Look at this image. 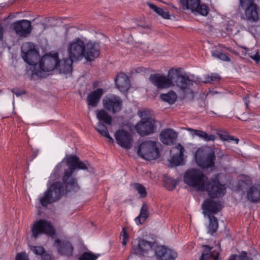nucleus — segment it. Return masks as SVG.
I'll use <instances>...</instances> for the list:
<instances>
[{
    "label": "nucleus",
    "mask_w": 260,
    "mask_h": 260,
    "mask_svg": "<svg viewBox=\"0 0 260 260\" xmlns=\"http://www.w3.org/2000/svg\"><path fill=\"white\" fill-rule=\"evenodd\" d=\"M165 187L170 190H173L175 188L177 182L171 178H166L164 180Z\"/></svg>",
    "instance_id": "72a5a7b5"
},
{
    "label": "nucleus",
    "mask_w": 260,
    "mask_h": 260,
    "mask_svg": "<svg viewBox=\"0 0 260 260\" xmlns=\"http://www.w3.org/2000/svg\"><path fill=\"white\" fill-rule=\"evenodd\" d=\"M74 62L71 58H69L59 61L56 68L58 69L60 73H70L72 71V64Z\"/></svg>",
    "instance_id": "a878e982"
},
{
    "label": "nucleus",
    "mask_w": 260,
    "mask_h": 260,
    "mask_svg": "<svg viewBox=\"0 0 260 260\" xmlns=\"http://www.w3.org/2000/svg\"><path fill=\"white\" fill-rule=\"evenodd\" d=\"M134 187L139 193L140 194L141 198H144L147 195V192L145 187L139 183H136Z\"/></svg>",
    "instance_id": "c9c22d12"
},
{
    "label": "nucleus",
    "mask_w": 260,
    "mask_h": 260,
    "mask_svg": "<svg viewBox=\"0 0 260 260\" xmlns=\"http://www.w3.org/2000/svg\"><path fill=\"white\" fill-rule=\"evenodd\" d=\"M149 79L155 86L160 89L168 88L172 86V80L169 75V71L167 76L160 74H151Z\"/></svg>",
    "instance_id": "2eb2a0df"
},
{
    "label": "nucleus",
    "mask_w": 260,
    "mask_h": 260,
    "mask_svg": "<svg viewBox=\"0 0 260 260\" xmlns=\"http://www.w3.org/2000/svg\"><path fill=\"white\" fill-rule=\"evenodd\" d=\"M183 180L186 184L197 191H206L211 198L221 197L225 193L226 188L220 183L217 175L208 179L199 169H192L186 171Z\"/></svg>",
    "instance_id": "f03ea898"
},
{
    "label": "nucleus",
    "mask_w": 260,
    "mask_h": 260,
    "mask_svg": "<svg viewBox=\"0 0 260 260\" xmlns=\"http://www.w3.org/2000/svg\"><path fill=\"white\" fill-rule=\"evenodd\" d=\"M32 236L35 239L38 237L39 235L45 234L52 236L55 234V231L51 223L45 220H40L36 222L31 229Z\"/></svg>",
    "instance_id": "ddd939ff"
},
{
    "label": "nucleus",
    "mask_w": 260,
    "mask_h": 260,
    "mask_svg": "<svg viewBox=\"0 0 260 260\" xmlns=\"http://www.w3.org/2000/svg\"><path fill=\"white\" fill-rule=\"evenodd\" d=\"M12 92L15 94L17 96H20L23 93H24V92H21V91H20V90L18 88H13L12 89Z\"/></svg>",
    "instance_id": "8fccbe9b"
},
{
    "label": "nucleus",
    "mask_w": 260,
    "mask_h": 260,
    "mask_svg": "<svg viewBox=\"0 0 260 260\" xmlns=\"http://www.w3.org/2000/svg\"><path fill=\"white\" fill-rule=\"evenodd\" d=\"M103 93L104 90L102 88H99L91 92L87 97V102L88 105L96 107Z\"/></svg>",
    "instance_id": "393cba45"
},
{
    "label": "nucleus",
    "mask_w": 260,
    "mask_h": 260,
    "mask_svg": "<svg viewBox=\"0 0 260 260\" xmlns=\"http://www.w3.org/2000/svg\"><path fill=\"white\" fill-rule=\"evenodd\" d=\"M189 131L192 132V136H197L200 138H202L204 132V131H202L200 130H197V129H193L191 128H189Z\"/></svg>",
    "instance_id": "c03bdc74"
},
{
    "label": "nucleus",
    "mask_w": 260,
    "mask_h": 260,
    "mask_svg": "<svg viewBox=\"0 0 260 260\" xmlns=\"http://www.w3.org/2000/svg\"><path fill=\"white\" fill-rule=\"evenodd\" d=\"M219 253H217L216 255H214L213 254V256L211 257L213 258L214 260H218Z\"/></svg>",
    "instance_id": "4d7b16f0"
},
{
    "label": "nucleus",
    "mask_w": 260,
    "mask_h": 260,
    "mask_svg": "<svg viewBox=\"0 0 260 260\" xmlns=\"http://www.w3.org/2000/svg\"><path fill=\"white\" fill-rule=\"evenodd\" d=\"M88 164L82 161L76 155H70L64 158L55 168L50 179L56 180L62 174V182L55 181L50 184L48 189L40 198V203L44 207H47L59 200L68 192L78 191L80 187L77 179L72 176L76 169L88 170Z\"/></svg>",
    "instance_id": "f257e3e1"
},
{
    "label": "nucleus",
    "mask_w": 260,
    "mask_h": 260,
    "mask_svg": "<svg viewBox=\"0 0 260 260\" xmlns=\"http://www.w3.org/2000/svg\"><path fill=\"white\" fill-rule=\"evenodd\" d=\"M99 254H94L91 252H85L79 258V260H96Z\"/></svg>",
    "instance_id": "473e14b6"
},
{
    "label": "nucleus",
    "mask_w": 260,
    "mask_h": 260,
    "mask_svg": "<svg viewBox=\"0 0 260 260\" xmlns=\"http://www.w3.org/2000/svg\"><path fill=\"white\" fill-rule=\"evenodd\" d=\"M248 54L249 56L256 62L258 63L260 61V56L257 52L249 53Z\"/></svg>",
    "instance_id": "79ce46f5"
},
{
    "label": "nucleus",
    "mask_w": 260,
    "mask_h": 260,
    "mask_svg": "<svg viewBox=\"0 0 260 260\" xmlns=\"http://www.w3.org/2000/svg\"><path fill=\"white\" fill-rule=\"evenodd\" d=\"M148 206L146 203H144L141 208L139 216L135 218L136 223L138 224H142L148 217Z\"/></svg>",
    "instance_id": "bb28decb"
},
{
    "label": "nucleus",
    "mask_w": 260,
    "mask_h": 260,
    "mask_svg": "<svg viewBox=\"0 0 260 260\" xmlns=\"http://www.w3.org/2000/svg\"><path fill=\"white\" fill-rule=\"evenodd\" d=\"M30 250L36 255H41L43 257L46 255V252L42 246H30Z\"/></svg>",
    "instance_id": "f704fd0d"
},
{
    "label": "nucleus",
    "mask_w": 260,
    "mask_h": 260,
    "mask_svg": "<svg viewBox=\"0 0 260 260\" xmlns=\"http://www.w3.org/2000/svg\"><path fill=\"white\" fill-rule=\"evenodd\" d=\"M146 4L149 7V8L153 10L154 12H155L157 10V9L159 8V7H157L156 5H154L152 3H151L149 2H147L146 3Z\"/></svg>",
    "instance_id": "09e8293b"
},
{
    "label": "nucleus",
    "mask_w": 260,
    "mask_h": 260,
    "mask_svg": "<svg viewBox=\"0 0 260 260\" xmlns=\"http://www.w3.org/2000/svg\"><path fill=\"white\" fill-rule=\"evenodd\" d=\"M121 237L122 239V244L123 246H125L128 240V235L124 228L121 232Z\"/></svg>",
    "instance_id": "4c0bfd02"
},
{
    "label": "nucleus",
    "mask_w": 260,
    "mask_h": 260,
    "mask_svg": "<svg viewBox=\"0 0 260 260\" xmlns=\"http://www.w3.org/2000/svg\"><path fill=\"white\" fill-rule=\"evenodd\" d=\"M247 199L252 202H257L260 201V187H250L247 192Z\"/></svg>",
    "instance_id": "cd10ccee"
},
{
    "label": "nucleus",
    "mask_w": 260,
    "mask_h": 260,
    "mask_svg": "<svg viewBox=\"0 0 260 260\" xmlns=\"http://www.w3.org/2000/svg\"><path fill=\"white\" fill-rule=\"evenodd\" d=\"M221 139L223 141H226L228 142H231V141H235L236 144H238L239 142V139L237 138L235 139L234 137L229 135H220Z\"/></svg>",
    "instance_id": "ea45409f"
},
{
    "label": "nucleus",
    "mask_w": 260,
    "mask_h": 260,
    "mask_svg": "<svg viewBox=\"0 0 260 260\" xmlns=\"http://www.w3.org/2000/svg\"><path fill=\"white\" fill-rule=\"evenodd\" d=\"M184 147L180 144L174 147L171 151L172 162L176 166H179L183 161Z\"/></svg>",
    "instance_id": "5701e85b"
},
{
    "label": "nucleus",
    "mask_w": 260,
    "mask_h": 260,
    "mask_svg": "<svg viewBox=\"0 0 260 260\" xmlns=\"http://www.w3.org/2000/svg\"><path fill=\"white\" fill-rule=\"evenodd\" d=\"M203 214L208 217L216 214L220 210V204L211 199H206L202 205Z\"/></svg>",
    "instance_id": "aec40b11"
},
{
    "label": "nucleus",
    "mask_w": 260,
    "mask_h": 260,
    "mask_svg": "<svg viewBox=\"0 0 260 260\" xmlns=\"http://www.w3.org/2000/svg\"><path fill=\"white\" fill-rule=\"evenodd\" d=\"M180 1L185 9H190L194 14H200L202 16H207L208 14L209 8L204 4H201L200 0Z\"/></svg>",
    "instance_id": "4468645a"
},
{
    "label": "nucleus",
    "mask_w": 260,
    "mask_h": 260,
    "mask_svg": "<svg viewBox=\"0 0 260 260\" xmlns=\"http://www.w3.org/2000/svg\"><path fill=\"white\" fill-rule=\"evenodd\" d=\"M203 151L198 150L195 155L194 158L198 166L204 169L211 168L214 167L215 155L213 151L211 150L206 155H204Z\"/></svg>",
    "instance_id": "f8f14e48"
},
{
    "label": "nucleus",
    "mask_w": 260,
    "mask_h": 260,
    "mask_svg": "<svg viewBox=\"0 0 260 260\" xmlns=\"http://www.w3.org/2000/svg\"><path fill=\"white\" fill-rule=\"evenodd\" d=\"M160 97L162 101L171 105L174 104L177 99L176 93L172 90L169 91L167 93L161 94Z\"/></svg>",
    "instance_id": "c85d7f7f"
},
{
    "label": "nucleus",
    "mask_w": 260,
    "mask_h": 260,
    "mask_svg": "<svg viewBox=\"0 0 260 260\" xmlns=\"http://www.w3.org/2000/svg\"><path fill=\"white\" fill-rule=\"evenodd\" d=\"M138 115L139 117L142 119V118H146L144 116L146 115V112L144 111H139L138 112Z\"/></svg>",
    "instance_id": "3c124183"
},
{
    "label": "nucleus",
    "mask_w": 260,
    "mask_h": 260,
    "mask_svg": "<svg viewBox=\"0 0 260 260\" xmlns=\"http://www.w3.org/2000/svg\"><path fill=\"white\" fill-rule=\"evenodd\" d=\"M93 86H94V87H95V86H96V83L95 82H94L93 83Z\"/></svg>",
    "instance_id": "680f3d73"
},
{
    "label": "nucleus",
    "mask_w": 260,
    "mask_h": 260,
    "mask_svg": "<svg viewBox=\"0 0 260 260\" xmlns=\"http://www.w3.org/2000/svg\"><path fill=\"white\" fill-rule=\"evenodd\" d=\"M156 243L144 239H137L132 242V250L137 255H145L153 248L155 249Z\"/></svg>",
    "instance_id": "9d476101"
},
{
    "label": "nucleus",
    "mask_w": 260,
    "mask_h": 260,
    "mask_svg": "<svg viewBox=\"0 0 260 260\" xmlns=\"http://www.w3.org/2000/svg\"><path fill=\"white\" fill-rule=\"evenodd\" d=\"M229 260H253V259L247 256L246 252L243 251L239 255H231L229 257Z\"/></svg>",
    "instance_id": "7c9ffc66"
},
{
    "label": "nucleus",
    "mask_w": 260,
    "mask_h": 260,
    "mask_svg": "<svg viewBox=\"0 0 260 260\" xmlns=\"http://www.w3.org/2000/svg\"><path fill=\"white\" fill-rule=\"evenodd\" d=\"M208 218L209 219V224L208 226V233L213 235L218 229V220L214 216H209Z\"/></svg>",
    "instance_id": "c756f323"
},
{
    "label": "nucleus",
    "mask_w": 260,
    "mask_h": 260,
    "mask_svg": "<svg viewBox=\"0 0 260 260\" xmlns=\"http://www.w3.org/2000/svg\"><path fill=\"white\" fill-rule=\"evenodd\" d=\"M142 27H143V28H148V25H147V26H142Z\"/></svg>",
    "instance_id": "bf43d9fd"
},
{
    "label": "nucleus",
    "mask_w": 260,
    "mask_h": 260,
    "mask_svg": "<svg viewBox=\"0 0 260 260\" xmlns=\"http://www.w3.org/2000/svg\"><path fill=\"white\" fill-rule=\"evenodd\" d=\"M215 136L214 135H208L205 132H204L203 135L202 139L205 140V141H214L215 139Z\"/></svg>",
    "instance_id": "a19ab883"
},
{
    "label": "nucleus",
    "mask_w": 260,
    "mask_h": 260,
    "mask_svg": "<svg viewBox=\"0 0 260 260\" xmlns=\"http://www.w3.org/2000/svg\"><path fill=\"white\" fill-rule=\"evenodd\" d=\"M212 55L223 61H230V58L225 54L217 49L211 51Z\"/></svg>",
    "instance_id": "2f4dec72"
},
{
    "label": "nucleus",
    "mask_w": 260,
    "mask_h": 260,
    "mask_svg": "<svg viewBox=\"0 0 260 260\" xmlns=\"http://www.w3.org/2000/svg\"><path fill=\"white\" fill-rule=\"evenodd\" d=\"M213 256V253L211 254H208L207 255H204V257L202 258L203 260H208L210 257ZM199 260H201V257L200 258Z\"/></svg>",
    "instance_id": "5fc2aeb1"
},
{
    "label": "nucleus",
    "mask_w": 260,
    "mask_h": 260,
    "mask_svg": "<svg viewBox=\"0 0 260 260\" xmlns=\"http://www.w3.org/2000/svg\"><path fill=\"white\" fill-rule=\"evenodd\" d=\"M135 128L140 136H147L156 132V121L151 117L142 118L138 122Z\"/></svg>",
    "instance_id": "6e6552de"
},
{
    "label": "nucleus",
    "mask_w": 260,
    "mask_h": 260,
    "mask_svg": "<svg viewBox=\"0 0 260 260\" xmlns=\"http://www.w3.org/2000/svg\"><path fill=\"white\" fill-rule=\"evenodd\" d=\"M13 27L16 34L22 37H27L31 30L30 22L27 20L15 22L13 23Z\"/></svg>",
    "instance_id": "a211bd4d"
},
{
    "label": "nucleus",
    "mask_w": 260,
    "mask_h": 260,
    "mask_svg": "<svg viewBox=\"0 0 260 260\" xmlns=\"http://www.w3.org/2000/svg\"><path fill=\"white\" fill-rule=\"evenodd\" d=\"M169 75L172 80V85L176 86L182 90L190 89L196 82L190 79L188 76L181 73L179 69H171L169 70Z\"/></svg>",
    "instance_id": "423d86ee"
},
{
    "label": "nucleus",
    "mask_w": 260,
    "mask_h": 260,
    "mask_svg": "<svg viewBox=\"0 0 260 260\" xmlns=\"http://www.w3.org/2000/svg\"><path fill=\"white\" fill-rule=\"evenodd\" d=\"M58 56L57 53L53 55L46 54L44 55L41 59L39 64L38 66L37 70H39L41 72V76L42 77V71L49 72L52 71L56 68L58 64Z\"/></svg>",
    "instance_id": "9b49d317"
},
{
    "label": "nucleus",
    "mask_w": 260,
    "mask_h": 260,
    "mask_svg": "<svg viewBox=\"0 0 260 260\" xmlns=\"http://www.w3.org/2000/svg\"><path fill=\"white\" fill-rule=\"evenodd\" d=\"M189 131L192 132V136H197L200 138H202L204 132V131H202L200 130H197V129H193L191 128H189Z\"/></svg>",
    "instance_id": "a18cd8bd"
},
{
    "label": "nucleus",
    "mask_w": 260,
    "mask_h": 260,
    "mask_svg": "<svg viewBox=\"0 0 260 260\" xmlns=\"http://www.w3.org/2000/svg\"><path fill=\"white\" fill-rule=\"evenodd\" d=\"M177 137V134L172 129L168 128L162 131L160 134V139L162 143L170 145L174 143Z\"/></svg>",
    "instance_id": "4be33fe9"
},
{
    "label": "nucleus",
    "mask_w": 260,
    "mask_h": 260,
    "mask_svg": "<svg viewBox=\"0 0 260 260\" xmlns=\"http://www.w3.org/2000/svg\"><path fill=\"white\" fill-rule=\"evenodd\" d=\"M137 153L139 156L147 160H152L159 157V148L155 141L146 140L139 146Z\"/></svg>",
    "instance_id": "39448f33"
},
{
    "label": "nucleus",
    "mask_w": 260,
    "mask_h": 260,
    "mask_svg": "<svg viewBox=\"0 0 260 260\" xmlns=\"http://www.w3.org/2000/svg\"><path fill=\"white\" fill-rule=\"evenodd\" d=\"M117 143L121 147L129 149L132 147L133 138L132 136L126 131L121 130L115 134Z\"/></svg>",
    "instance_id": "6ab92c4d"
},
{
    "label": "nucleus",
    "mask_w": 260,
    "mask_h": 260,
    "mask_svg": "<svg viewBox=\"0 0 260 260\" xmlns=\"http://www.w3.org/2000/svg\"><path fill=\"white\" fill-rule=\"evenodd\" d=\"M16 260H28V257L25 253L21 252L17 254Z\"/></svg>",
    "instance_id": "49530a36"
},
{
    "label": "nucleus",
    "mask_w": 260,
    "mask_h": 260,
    "mask_svg": "<svg viewBox=\"0 0 260 260\" xmlns=\"http://www.w3.org/2000/svg\"><path fill=\"white\" fill-rule=\"evenodd\" d=\"M210 78L213 79V84L218 82L220 80V76L217 74H212Z\"/></svg>",
    "instance_id": "de8ad7c7"
},
{
    "label": "nucleus",
    "mask_w": 260,
    "mask_h": 260,
    "mask_svg": "<svg viewBox=\"0 0 260 260\" xmlns=\"http://www.w3.org/2000/svg\"><path fill=\"white\" fill-rule=\"evenodd\" d=\"M122 107V100L119 96H115V113L120 111Z\"/></svg>",
    "instance_id": "e433bc0d"
},
{
    "label": "nucleus",
    "mask_w": 260,
    "mask_h": 260,
    "mask_svg": "<svg viewBox=\"0 0 260 260\" xmlns=\"http://www.w3.org/2000/svg\"><path fill=\"white\" fill-rule=\"evenodd\" d=\"M155 255L157 260H175L177 257L175 251L164 246H156Z\"/></svg>",
    "instance_id": "dca6fc26"
},
{
    "label": "nucleus",
    "mask_w": 260,
    "mask_h": 260,
    "mask_svg": "<svg viewBox=\"0 0 260 260\" xmlns=\"http://www.w3.org/2000/svg\"><path fill=\"white\" fill-rule=\"evenodd\" d=\"M55 243L58 245V251L61 255L70 256L72 255L73 247L69 242L63 241L60 244L59 239L55 240Z\"/></svg>",
    "instance_id": "b1692460"
},
{
    "label": "nucleus",
    "mask_w": 260,
    "mask_h": 260,
    "mask_svg": "<svg viewBox=\"0 0 260 260\" xmlns=\"http://www.w3.org/2000/svg\"><path fill=\"white\" fill-rule=\"evenodd\" d=\"M161 9V8H158L157 9V10L155 12H156L158 14V12H160V11Z\"/></svg>",
    "instance_id": "13d9d810"
},
{
    "label": "nucleus",
    "mask_w": 260,
    "mask_h": 260,
    "mask_svg": "<svg viewBox=\"0 0 260 260\" xmlns=\"http://www.w3.org/2000/svg\"><path fill=\"white\" fill-rule=\"evenodd\" d=\"M240 6L245 11L243 19L251 22L257 20V6L254 3V0H240Z\"/></svg>",
    "instance_id": "1a4fd4ad"
},
{
    "label": "nucleus",
    "mask_w": 260,
    "mask_h": 260,
    "mask_svg": "<svg viewBox=\"0 0 260 260\" xmlns=\"http://www.w3.org/2000/svg\"><path fill=\"white\" fill-rule=\"evenodd\" d=\"M22 57L24 60L32 67V75L41 76V72L37 70L38 63L40 61L38 52L30 43H25L21 47Z\"/></svg>",
    "instance_id": "20e7f679"
},
{
    "label": "nucleus",
    "mask_w": 260,
    "mask_h": 260,
    "mask_svg": "<svg viewBox=\"0 0 260 260\" xmlns=\"http://www.w3.org/2000/svg\"><path fill=\"white\" fill-rule=\"evenodd\" d=\"M103 106L105 109L97 110L96 117L99 122L94 128L103 137L108 139V142L112 144L114 142L109 133L108 127L105 125H111L112 116L106 111L114 113V96L107 95L103 99Z\"/></svg>",
    "instance_id": "7ed1b4c3"
},
{
    "label": "nucleus",
    "mask_w": 260,
    "mask_h": 260,
    "mask_svg": "<svg viewBox=\"0 0 260 260\" xmlns=\"http://www.w3.org/2000/svg\"><path fill=\"white\" fill-rule=\"evenodd\" d=\"M202 247L204 248V251L201 256V260H203L202 258L204 257V255H207L208 254L213 253V252H211L212 247H210L206 245H204Z\"/></svg>",
    "instance_id": "58836bf2"
},
{
    "label": "nucleus",
    "mask_w": 260,
    "mask_h": 260,
    "mask_svg": "<svg viewBox=\"0 0 260 260\" xmlns=\"http://www.w3.org/2000/svg\"><path fill=\"white\" fill-rule=\"evenodd\" d=\"M85 55L84 58L87 61H92L99 57L100 55V47L98 43L89 41L85 44Z\"/></svg>",
    "instance_id": "f3484780"
},
{
    "label": "nucleus",
    "mask_w": 260,
    "mask_h": 260,
    "mask_svg": "<svg viewBox=\"0 0 260 260\" xmlns=\"http://www.w3.org/2000/svg\"><path fill=\"white\" fill-rule=\"evenodd\" d=\"M85 43L79 38L70 42L67 47L68 57L74 61L81 60L85 55Z\"/></svg>",
    "instance_id": "0eeeda50"
},
{
    "label": "nucleus",
    "mask_w": 260,
    "mask_h": 260,
    "mask_svg": "<svg viewBox=\"0 0 260 260\" xmlns=\"http://www.w3.org/2000/svg\"><path fill=\"white\" fill-rule=\"evenodd\" d=\"M210 75H207L205 77V83H213V79H212L211 78H210Z\"/></svg>",
    "instance_id": "603ef678"
},
{
    "label": "nucleus",
    "mask_w": 260,
    "mask_h": 260,
    "mask_svg": "<svg viewBox=\"0 0 260 260\" xmlns=\"http://www.w3.org/2000/svg\"><path fill=\"white\" fill-rule=\"evenodd\" d=\"M4 27L2 24H0V41H2L3 38V34H4Z\"/></svg>",
    "instance_id": "864d4df0"
},
{
    "label": "nucleus",
    "mask_w": 260,
    "mask_h": 260,
    "mask_svg": "<svg viewBox=\"0 0 260 260\" xmlns=\"http://www.w3.org/2000/svg\"><path fill=\"white\" fill-rule=\"evenodd\" d=\"M223 156V155H220V156H219L218 157H220V158H222Z\"/></svg>",
    "instance_id": "052dcab7"
},
{
    "label": "nucleus",
    "mask_w": 260,
    "mask_h": 260,
    "mask_svg": "<svg viewBox=\"0 0 260 260\" xmlns=\"http://www.w3.org/2000/svg\"><path fill=\"white\" fill-rule=\"evenodd\" d=\"M158 14L164 19H169L170 17L169 12L167 10H164L162 9H160V12H158Z\"/></svg>",
    "instance_id": "37998d69"
},
{
    "label": "nucleus",
    "mask_w": 260,
    "mask_h": 260,
    "mask_svg": "<svg viewBox=\"0 0 260 260\" xmlns=\"http://www.w3.org/2000/svg\"><path fill=\"white\" fill-rule=\"evenodd\" d=\"M243 100L244 101V103L246 105V108H247L248 106V104L249 103V100L248 99V96H245L243 98Z\"/></svg>",
    "instance_id": "6e6d98bb"
},
{
    "label": "nucleus",
    "mask_w": 260,
    "mask_h": 260,
    "mask_svg": "<svg viewBox=\"0 0 260 260\" xmlns=\"http://www.w3.org/2000/svg\"><path fill=\"white\" fill-rule=\"evenodd\" d=\"M172 7H173L174 9H177V8H176L175 7L172 6Z\"/></svg>",
    "instance_id": "e2e57ef3"
},
{
    "label": "nucleus",
    "mask_w": 260,
    "mask_h": 260,
    "mask_svg": "<svg viewBox=\"0 0 260 260\" xmlns=\"http://www.w3.org/2000/svg\"><path fill=\"white\" fill-rule=\"evenodd\" d=\"M116 87L121 92L126 91L130 86V82L128 76L123 73L118 74L115 79Z\"/></svg>",
    "instance_id": "412c9836"
}]
</instances>
